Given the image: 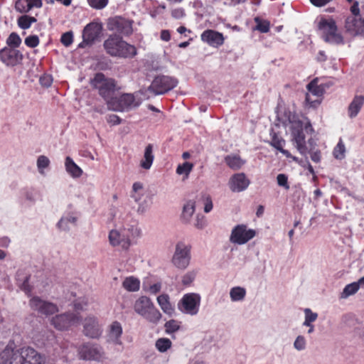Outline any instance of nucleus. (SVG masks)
I'll return each instance as SVG.
<instances>
[{"instance_id":"nucleus-36","label":"nucleus","mask_w":364,"mask_h":364,"mask_svg":"<svg viewBox=\"0 0 364 364\" xmlns=\"http://www.w3.org/2000/svg\"><path fill=\"white\" fill-rule=\"evenodd\" d=\"M149 196V195L145 193L144 186L141 183L135 182L133 184L131 197L133 198L135 203L139 201L141 199L144 198L145 197Z\"/></svg>"},{"instance_id":"nucleus-30","label":"nucleus","mask_w":364,"mask_h":364,"mask_svg":"<svg viewBox=\"0 0 364 364\" xmlns=\"http://www.w3.org/2000/svg\"><path fill=\"white\" fill-rule=\"evenodd\" d=\"M157 303L163 312L169 316H172L175 314L174 306L171 303L170 298L168 294H161L157 297Z\"/></svg>"},{"instance_id":"nucleus-64","label":"nucleus","mask_w":364,"mask_h":364,"mask_svg":"<svg viewBox=\"0 0 364 364\" xmlns=\"http://www.w3.org/2000/svg\"><path fill=\"white\" fill-rule=\"evenodd\" d=\"M161 38L163 41H168L171 39V34L168 30H163L161 32Z\"/></svg>"},{"instance_id":"nucleus-44","label":"nucleus","mask_w":364,"mask_h":364,"mask_svg":"<svg viewBox=\"0 0 364 364\" xmlns=\"http://www.w3.org/2000/svg\"><path fill=\"white\" fill-rule=\"evenodd\" d=\"M195 212V203L192 200L188 201L183 206V218L188 221Z\"/></svg>"},{"instance_id":"nucleus-51","label":"nucleus","mask_w":364,"mask_h":364,"mask_svg":"<svg viewBox=\"0 0 364 364\" xmlns=\"http://www.w3.org/2000/svg\"><path fill=\"white\" fill-rule=\"evenodd\" d=\"M165 331L167 333H173L180 328V322L176 320H170L167 321L165 325Z\"/></svg>"},{"instance_id":"nucleus-40","label":"nucleus","mask_w":364,"mask_h":364,"mask_svg":"<svg viewBox=\"0 0 364 364\" xmlns=\"http://www.w3.org/2000/svg\"><path fill=\"white\" fill-rule=\"evenodd\" d=\"M36 21L37 19L35 17L28 15H23L17 20L18 26L22 29L29 28L32 23H36Z\"/></svg>"},{"instance_id":"nucleus-58","label":"nucleus","mask_w":364,"mask_h":364,"mask_svg":"<svg viewBox=\"0 0 364 364\" xmlns=\"http://www.w3.org/2000/svg\"><path fill=\"white\" fill-rule=\"evenodd\" d=\"M108 123L112 125H117L121 123V119L116 114H109L107 117Z\"/></svg>"},{"instance_id":"nucleus-5","label":"nucleus","mask_w":364,"mask_h":364,"mask_svg":"<svg viewBox=\"0 0 364 364\" xmlns=\"http://www.w3.org/2000/svg\"><path fill=\"white\" fill-rule=\"evenodd\" d=\"M323 39L328 43L343 44L344 38L338 31L336 22L332 17L321 18L318 24Z\"/></svg>"},{"instance_id":"nucleus-27","label":"nucleus","mask_w":364,"mask_h":364,"mask_svg":"<svg viewBox=\"0 0 364 364\" xmlns=\"http://www.w3.org/2000/svg\"><path fill=\"white\" fill-rule=\"evenodd\" d=\"M42 6L41 0H17L15 4V9L20 13H28L34 8Z\"/></svg>"},{"instance_id":"nucleus-52","label":"nucleus","mask_w":364,"mask_h":364,"mask_svg":"<svg viewBox=\"0 0 364 364\" xmlns=\"http://www.w3.org/2000/svg\"><path fill=\"white\" fill-rule=\"evenodd\" d=\"M109 0H87L88 4L95 9H102L108 4Z\"/></svg>"},{"instance_id":"nucleus-19","label":"nucleus","mask_w":364,"mask_h":364,"mask_svg":"<svg viewBox=\"0 0 364 364\" xmlns=\"http://www.w3.org/2000/svg\"><path fill=\"white\" fill-rule=\"evenodd\" d=\"M250 182L244 173L233 174L229 179L228 186L232 192H242L247 188Z\"/></svg>"},{"instance_id":"nucleus-12","label":"nucleus","mask_w":364,"mask_h":364,"mask_svg":"<svg viewBox=\"0 0 364 364\" xmlns=\"http://www.w3.org/2000/svg\"><path fill=\"white\" fill-rule=\"evenodd\" d=\"M82 359L87 360L103 361L107 358L106 353L102 346L96 343H85L79 350Z\"/></svg>"},{"instance_id":"nucleus-9","label":"nucleus","mask_w":364,"mask_h":364,"mask_svg":"<svg viewBox=\"0 0 364 364\" xmlns=\"http://www.w3.org/2000/svg\"><path fill=\"white\" fill-rule=\"evenodd\" d=\"M191 247L184 242L176 243L175 251L172 257V264L179 269H186L190 264L191 259Z\"/></svg>"},{"instance_id":"nucleus-60","label":"nucleus","mask_w":364,"mask_h":364,"mask_svg":"<svg viewBox=\"0 0 364 364\" xmlns=\"http://www.w3.org/2000/svg\"><path fill=\"white\" fill-rule=\"evenodd\" d=\"M205 207L204 211L209 213L213 209V203L211 198L209 196H206L205 199Z\"/></svg>"},{"instance_id":"nucleus-21","label":"nucleus","mask_w":364,"mask_h":364,"mask_svg":"<svg viewBox=\"0 0 364 364\" xmlns=\"http://www.w3.org/2000/svg\"><path fill=\"white\" fill-rule=\"evenodd\" d=\"M83 333L87 337L97 338L102 335V331L95 318L87 317L84 321Z\"/></svg>"},{"instance_id":"nucleus-49","label":"nucleus","mask_w":364,"mask_h":364,"mask_svg":"<svg viewBox=\"0 0 364 364\" xmlns=\"http://www.w3.org/2000/svg\"><path fill=\"white\" fill-rule=\"evenodd\" d=\"M304 321L302 323L303 326H309L310 323H314L318 318V314L313 312L309 308L304 309Z\"/></svg>"},{"instance_id":"nucleus-46","label":"nucleus","mask_w":364,"mask_h":364,"mask_svg":"<svg viewBox=\"0 0 364 364\" xmlns=\"http://www.w3.org/2000/svg\"><path fill=\"white\" fill-rule=\"evenodd\" d=\"M255 21L256 23L255 29L261 33H267L270 28V23L267 20H263L259 17H255Z\"/></svg>"},{"instance_id":"nucleus-28","label":"nucleus","mask_w":364,"mask_h":364,"mask_svg":"<svg viewBox=\"0 0 364 364\" xmlns=\"http://www.w3.org/2000/svg\"><path fill=\"white\" fill-rule=\"evenodd\" d=\"M65 168L67 173L74 179L80 178L83 174L82 169L70 156L65 159Z\"/></svg>"},{"instance_id":"nucleus-54","label":"nucleus","mask_w":364,"mask_h":364,"mask_svg":"<svg viewBox=\"0 0 364 364\" xmlns=\"http://www.w3.org/2000/svg\"><path fill=\"white\" fill-rule=\"evenodd\" d=\"M39 42H40L39 38L36 35L28 36L27 38H26L25 41H24L25 44L28 47L31 48L37 47L39 44Z\"/></svg>"},{"instance_id":"nucleus-57","label":"nucleus","mask_w":364,"mask_h":364,"mask_svg":"<svg viewBox=\"0 0 364 364\" xmlns=\"http://www.w3.org/2000/svg\"><path fill=\"white\" fill-rule=\"evenodd\" d=\"M185 16V11L182 8H177L171 11V16L176 19L182 18Z\"/></svg>"},{"instance_id":"nucleus-16","label":"nucleus","mask_w":364,"mask_h":364,"mask_svg":"<svg viewBox=\"0 0 364 364\" xmlns=\"http://www.w3.org/2000/svg\"><path fill=\"white\" fill-rule=\"evenodd\" d=\"M255 236V231L245 225H236L231 232L230 241L237 245H244Z\"/></svg>"},{"instance_id":"nucleus-55","label":"nucleus","mask_w":364,"mask_h":364,"mask_svg":"<svg viewBox=\"0 0 364 364\" xmlns=\"http://www.w3.org/2000/svg\"><path fill=\"white\" fill-rule=\"evenodd\" d=\"M61 43L66 47L70 46L73 41V34L72 31L64 33L61 36Z\"/></svg>"},{"instance_id":"nucleus-20","label":"nucleus","mask_w":364,"mask_h":364,"mask_svg":"<svg viewBox=\"0 0 364 364\" xmlns=\"http://www.w3.org/2000/svg\"><path fill=\"white\" fill-rule=\"evenodd\" d=\"M21 58L18 50L6 47L0 50V59L7 66H15Z\"/></svg>"},{"instance_id":"nucleus-31","label":"nucleus","mask_w":364,"mask_h":364,"mask_svg":"<svg viewBox=\"0 0 364 364\" xmlns=\"http://www.w3.org/2000/svg\"><path fill=\"white\" fill-rule=\"evenodd\" d=\"M226 165L232 170L240 169L246 163V161L241 158L237 154H230L224 158Z\"/></svg>"},{"instance_id":"nucleus-42","label":"nucleus","mask_w":364,"mask_h":364,"mask_svg":"<svg viewBox=\"0 0 364 364\" xmlns=\"http://www.w3.org/2000/svg\"><path fill=\"white\" fill-rule=\"evenodd\" d=\"M197 270L191 269L181 277V284L183 286H191L197 276Z\"/></svg>"},{"instance_id":"nucleus-50","label":"nucleus","mask_w":364,"mask_h":364,"mask_svg":"<svg viewBox=\"0 0 364 364\" xmlns=\"http://www.w3.org/2000/svg\"><path fill=\"white\" fill-rule=\"evenodd\" d=\"M277 183L279 187H282L285 191H289L290 188L288 176L284 173H279L277 176Z\"/></svg>"},{"instance_id":"nucleus-2","label":"nucleus","mask_w":364,"mask_h":364,"mask_svg":"<svg viewBox=\"0 0 364 364\" xmlns=\"http://www.w3.org/2000/svg\"><path fill=\"white\" fill-rule=\"evenodd\" d=\"M46 358L31 347L14 350L7 346L0 353V364H45Z\"/></svg>"},{"instance_id":"nucleus-33","label":"nucleus","mask_w":364,"mask_h":364,"mask_svg":"<svg viewBox=\"0 0 364 364\" xmlns=\"http://www.w3.org/2000/svg\"><path fill=\"white\" fill-rule=\"evenodd\" d=\"M154 159L153 145L148 144L145 147L143 158L140 161V167L145 170L150 169L153 164Z\"/></svg>"},{"instance_id":"nucleus-26","label":"nucleus","mask_w":364,"mask_h":364,"mask_svg":"<svg viewBox=\"0 0 364 364\" xmlns=\"http://www.w3.org/2000/svg\"><path fill=\"white\" fill-rule=\"evenodd\" d=\"M364 105V95H355L348 107V117L355 118Z\"/></svg>"},{"instance_id":"nucleus-3","label":"nucleus","mask_w":364,"mask_h":364,"mask_svg":"<svg viewBox=\"0 0 364 364\" xmlns=\"http://www.w3.org/2000/svg\"><path fill=\"white\" fill-rule=\"evenodd\" d=\"M103 46L107 53L114 57L132 58L137 54L134 46L128 43L116 34L110 35L104 41Z\"/></svg>"},{"instance_id":"nucleus-34","label":"nucleus","mask_w":364,"mask_h":364,"mask_svg":"<svg viewBox=\"0 0 364 364\" xmlns=\"http://www.w3.org/2000/svg\"><path fill=\"white\" fill-rule=\"evenodd\" d=\"M50 160L45 155H40L36 159V167L38 173L41 176H46L50 170Z\"/></svg>"},{"instance_id":"nucleus-17","label":"nucleus","mask_w":364,"mask_h":364,"mask_svg":"<svg viewBox=\"0 0 364 364\" xmlns=\"http://www.w3.org/2000/svg\"><path fill=\"white\" fill-rule=\"evenodd\" d=\"M29 305L33 310L46 316L52 315L59 311L56 304L43 300L38 296L32 297L30 299Z\"/></svg>"},{"instance_id":"nucleus-11","label":"nucleus","mask_w":364,"mask_h":364,"mask_svg":"<svg viewBox=\"0 0 364 364\" xmlns=\"http://www.w3.org/2000/svg\"><path fill=\"white\" fill-rule=\"evenodd\" d=\"M80 317L77 313L68 312L58 314L50 319L51 325L59 331H66L80 323Z\"/></svg>"},{"instance_id":"nucleus-63","label":"nucleus","mask_w":364,"mask_h":364,"mask_svg":"<svg viewBox=\"0 0 364 364\" xmlns=\"http://www.w3.org/2000/svg\"><path fill=\"white\" fill-rule=\"evenodd\" d=\"M311 152V159L314 162H319L321 160V153L318 151H310Z\"/></svg>"},{"instance_id":"nucleus-25","label":"nucleus","mask_w":364,"mask_h":364,"mask_svg":"<svg viewBox=\"0 0 364 364\" xmlns=\"http://www.w3.org/2000/svg\"><path fill=\"white\" fill-rule=\"evenodd\" d=\"M122 231L125 234V237L130 240L131 239L138 238L141 235V230L136 220H132L130 223L128 220L124 221Z\"/></svg>"},{"instance_id":"nucleus-59","label":"nucleus","mask_w":364,"mask_h":364,"mask_svg":"<svg viewBox=\"0 0 364 364\" xmlns=\"http://www.w3.org/2000/svg\"><path fill=\"white\" fill-rule=\"evenodd\" d=\"M350 11L353 14V16L360 17L359 4L358 1L353 2V4L350 7Z\"/></svg>"},{"instance_id":"nucleus-15","label":"nucleus","mask_w":364,"mask_h":364,"mask_svg":"<svg viewBox=\"0 0 364 364\" xmlns=\"http://www.w3.org/2000/svg\"><path fill=\"white\" fill-rule=\"evenodd\" d=\"M344 31L350 37H364V18L348 16L345 19Z\"/></svg>"},{"instance_id":"nucleus-24","label":"nucleus","mask_w":364,"mask_h":364,"mask_svg":"<svg viewBox=\"0 0 364 364\" xmlns=\"http://www.w3.org/2000/svg\"><path fill=\"white\" fill-rule=\"evenodd\" d=\"M109 240L112 246L120 245L124 250L128 249L131 245L130 240L125 237V234L123 232L121 233L117 230L109 232Z\"/></svg>"},{"instance_id":"nucleus-62","label":"nucleus","mask_w":364,"mask_h":364,"mask_svg":"<svg viewBox=\"0 0 364 364\" xmlns=\"http://www.w3.org/2000/svg\"><path fill=\"white\" fill-rule=\"evenodd\" d=\"M332 0H310L311 3L318 7L323 6Z\"/></svg>"},{"instance_id":"nucleus-4","label":"nucleus","mask_w":364,"mask_h":364,"mask_svg":"<svg viewBox=\"0 0 364 364\" xmlns=\"http://www.w3.org/2000/svg\"><path fill=\"white\" fill-rule=\"evenodd\" d=\"M134 309L136 314L154 324L158 323L162 317L151 300L145 296H141L135 301Z\"/></svg>"},{"instance_id":"nucleus-47","label":"nucleus","mask_w":364,"mask_h":364,"mask_svg":"<svg viewBox=\"0 0 364 364\" xmlns=\"http://www.w3.org/2000/svg\"><path fill=\"white\" fill-rule=\"evenodd\" d=\"M293 346L297 351L305 350L307 346V341L304 336L299 335L296 337Z\"/></svg>"},{"instance_id":"nucleus-18","label":"nucleus","mask_w":364,"mask_h":364,"mask_svg":"<svg viewBox=\"0 0 364 364\" xmlns=\"http://www.w3.org/2000/svg\"><path fill=\"white\" fill-rule=\"evenodd\" d=\"M102 27L97 23H90L83 29V41L79 44L80 48L91 44L99 36Z\"/></svg>"},{"instance_id":"nucleus-61","label":"nucleus","mask_w":364,"mask_h":364,"mask_svg":"<svg viewBox=\"0 0 364 364\" xmlns=\"http://www.w3.org/2000/svg\"><path fill=\"white\" fill-rule=\"evenodd\" d=\"M161 286L160 283H156L151 285L149 288V291L151 294H156L161 290Z\"/></svg>"},{"instance_id":"nucleus-43","label":"nucleus","mask_w":364,"mask_h":364,"mask_svg":"<svg viewBox=\"0 0 364 364\" xmlns=\"http://www.w3.org/2000/svg\"><path fill=\"white\" fill-rule=\"evenodd\" d=\"M333 156L338 160H341L345 158L346 156V146L341 139L339 140L333 151Z\"/></svg>"},{"instance_id":"nucleus-41","label":"nucleus","mask_w":364,"mask_h":364,"mask_svg":"<svg viewBox=\"0 0 364 364\" xmlns=\"http://www.w3.org/2000/svg\"><path fill=\"white\" fill-rule=\"evenodd\" d=\"M172 342L169 338H160L156 341L155 347L160 353H165L171 348Z\"/></svg>"},{"instance_id":"nucleus-29","label":"nucleus","mask_w":364,"mask_h":364,"mask_svg":"<svg viewBox=\"0 0 364 364\" xmlns=\"http://www.w3.org/2000/svg\"><path fill=\"white\" fill-rule=\"evenodd\" d=\"M77 221V218L75 214L66 213L61 217L56 226L61 231H68L76 225Z\"/></svg>"},{"instance_id":"nucleus-8","label":"nucleus","mask_w":364,"mask_h":364,"mask_svg":"<svg viewBox=\"0 0 364 364\" xmlns=\"http://www.w3.org/2000/svg\"><path fill=\"white\" fill-rule=\"evenodd\" d=\"M201 296L199 294L187 293L178 301L177 307L182 314L193 316L198 314Z\"/></svg>"},{"instance_id":"nucleus-35","label":"nucleus","mask_w":364,"mask_h":364,"mask_svg":"<svg viewBox=\"0 0 364 364\" xmlns=\"http://www.w3.org/2000/svg\"><path fill=\"white\" fill-rule=\"evenodd\" d=\"M247 294L245 288L240 286L233 287L230 289L229 295L232 302H242Z\"/></svg>"},{"instance_id":"nucleus-45","label":"nucleus","mask_w":364,"mask_h":364,"mask_svg":"<svg viewBox=\"0 0 364 364\" xmlns=\"http://www.w3.org/2000/svg\"><path fill=\"white\" fill-rule=\"evenodd\" d=\"M359 284L357 282H353L345 287L341 294L342 298H347L355 294L359 290Z\"/></svg>"},{"instance_id":"nucleus-14","label":"nucleus","mask_w":364,"mask_h":364,"mask_svg":"<svg viewBox=\"0 0 364 364\" xmlns=\"http://www.w3.org/2000/svg\"><path fill=\"white\" fill-rule=\"evenodd\" d=\"M132 21L121 16H115L109 19L107 28L122 36H129L133 33Z\"/></svg>"},{"instance_id":"nucleus-7","label":"nucleus","mask_w":364,"mask_h":364,"mask_svg":"<svg viewBox=\"0 0 364 364\" xmlns=\"http://www.w3.org/2000/svg\"><path fill=\"white\" fill-rule=\"evenodd\" d=\"M91 85L98 90L99 94L105 99L107 104L108 100L113 97L114 92L121 88L114 80L105 77L102 73L95 75V77L91 80Z\"/></svg>"},{"instance_id":"nucleus-6","label":"nucleus","mask_w":364,"mask_h":364,"mask_svg":"<svg viewBox=\"0 0 364 364\" xmlns=\"http://www.w3.org/2000/svg\"><path fill=\"white\" fill-rule=\"evenodd\" d=\"M178 82L177 79L171 76H156L149 87L144 90V95L147 98L163 95L176 87Z\"/></svg>"},{"instance_id":"nucleus-39","label":"nucleus","mask_w":364,"mask_h":364,"mask_svg":"<svg viewBox=\"0 0 364 364\" xmlns=\"http://www.w3.org/2000/svg\"><path fill=\"white\" fill-rule=\"evenodd\" d=\"M136 203L138 205L136 210V213L139 215H144L150 208L152 204V199L151 196L145 197Z\"/></svg>"},{"instance_id":"nucleus-32","label":"nucleus","mask_w":364,"mask_h":364,"mask_svg":"<svg viewBox=\"0 0 364 364\" xmlns=\"http://www.w3.org/2000/svg\"><path fill=\"white\" fill-rule=\"evenodd\" d=\"M270 144L275 149L279 150L287 158H291L295 161H298V159L296 157L292 156L291 154L287 150L283 149L285 144V141L281 136H278L277 134L274 133L272 134Z\"/></svg>"},{"instance_id":"nucleus-1","label":"nucleus","mask_w":364,"mask_h":364,"mask_svg":"<svg viewBox=\"0 0 364 364\" xmlns=\"http://www.w3.org/2000/svg\"><path fill=\"white\" fill-rule=\"evenodd\" d=\"M285 116L287 119L284 121V124L291 130L292 140L299 152L306 155L309 151H312L316 145V141L313 138L309 139L308 146L305 141L304 132L309 134L314 131L309 119L299 117L290 112H285Z\"/></svg>"},{"instance_id":"nucleus-38","label":"nucleus","mask_w":364,"mask_h":364,"mask_svg":"<svg viewBox=\"0 0 364 364\" xmlns=\"http://www.w3.org/2000/svg\"><path fill=\"white\" fill-rule=\"evenodd\" d=\"M193 168V164L186 161L181 164H178L176 173L178 175L183 176V179H187L189 177L190 173Z\"/></svg>"},{"instance_id":"nucleus-10","label":"nucleus","mask_w":364,"mask_h":364,"mask_svg":"<svg viewBox=\"0 0 364 364\" xmlns=\"http://www.w3.org/2000/svg\"><path fill=\"white\" fill-rule=\"evenodd\" d=\"M139 104L140 102L135 99L134 95L125 93L108 100L107 107L114 112H125L138 107Z\"/></svg>"},{"instance_id":"nucleus-22","label":"nucleus","mask_w":364,"mask_h":364,"mask_svg":"<svg viewBox=\"0 0 364 364\" xmlns=\"http://www.w3.org/2000/svg\"><path fill=\"white\" fill-rule=\"evenodd\" d=\"M201 41L213 47L221 46L225 41L223 33L212 29L204 31L200 36Z\"/></svg>"},{"instance_id":"nucleus-23","label":"nucleus","mask_w":364,"mask_h":364,"mask_svg":"<svg viewBox=\"0 0 364 364\" xmlns=\"http://www.w3.org/2000/svg\"><path fill=\"white\" fill-rule=\"evenodd\" d=\"M122 334V327L119 322L114 321L109 326L107 341L115 346L122 345L121 337Z\"/></svg>"},{"instance_id":"nucleus-53","label":"nucleus","mask_w":364,"mask_h":364,"mask_svg":"<svg viewBox=\"0 0 364 364\" xmlns=\"http://www.w3.org/2000/svg\"><path fill=\"white\" fill-rule=\"evenodd\" d=\"M53 82V76L49 74H44V75H41L39 78L40 84L41 85V86L45 87H50Z\"/></svg>"},{"instance_id":"nucleus-56","label":"nucleus","mask_w":364,"mask_h":364,"mask_svg":"<svg viewBox=\"0 0 364 364\" xmlns=\"http://www.w3.org/2000/svg\"><path fill=\"white\" fill-rule=\"evenodd\" d=\"M194 226L199 230L203 229L206 226L205 217L203 215H197L194 223Z\"/></svg>"},{"instance_id":"nucleus-48","label":"nucleus","mask_w":364,"mask_h":364,"mask_svg":"<svg viewBox=\"0 0 364 364\" xmlns=\"http://www.w3.org/2000/svg\"><path fill=\"white\" fill-rule=\"evenodd\" d=\"M6 43L9 46V48L15 49L19 47L21 43V39L18 34L15 32L11 33L6 40Z\"/></svg>"},{"instance_id":"nucleus-13","label":"nucleus","mask_w":364,"mask_h":364,"mask_svg":"<svg viewBox=\"0 0 364 364\" xmlns=\"http://www.w3.org/2000/svg\"><path fill=\"white\" fill-rule=\"evenodd\" d=\"M308 92L306 95V102L310 107L316 108L321 102L324 88L318 85V80H314L307 85Z\"/></svg>"},{"instance_id":"nucleus-37","label":"nucleus","mask_w":364,"mask_h":364,"mask_svg":"<svg viewBox=\"0 0 364 364\" xmlns=\"http://www.w3.org/2000/svg\"><path fill=\"white\" fill-rule=\"evenodd\" d=\"M122 287L129 291H136L139 289L140 282L134 277H128L123 281Z\"/></svg>"}]
</instances>
